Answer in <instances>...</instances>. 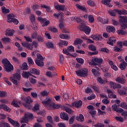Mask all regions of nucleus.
<instances>
[{
  "mask_svg": "<svg viewBox=\"0 0 127 127\" xmlns=\"http://www.w3.org/2000/svg\"><path fill=\"white\" fill-rule=\"evenodd\" d=\"M42 103L45 107H47L49 110H56L62 107L61 105L55 104V103L52 102L50 98H47V101H43Z\"/></svg>",
  "mask_w": 127,
  "mask_h": 127,
  "instance_id": "f257e3e1",
  "label": "nucleus"
},
{
  "mask_svg": "<svg viewBox=\"0 0 127 127\" xmlns=\"http://www.w3.org/2000/svg\"><path fill=\"white\" fill-rule=\"evenodd\" d=\"M2 63L5 67L6 72H11L13 70V65L10 64V62L7 59L2 60Z\"/></svg>",
  "mask_w": 127,
  "mask_h": 127,
  "instance_id": "f03ea898",
  "label": "nucleus"
},
{
  "mask_svg": "<svg viewBox=\"0 0 127 127\" xmlns=\"http://www.w3.org/2000/svg\"><path fill=\"white\" fill-rule=\"evenodd\" d=\"M21 79V75L20 73H16L12 74V77H10V80L14 85H18V82Z\"/></svg>",
  "mask_w": 127,
  "mask_h": 127,
  "instance_id": "7ed1b4c3",
  "label": "nucleus"
},
{
  "mask_svg": "<svg viewBox=\"0 0 127 127\" xmlns=\"http://www.w3.org/2000/svg\"><path fill=\"white\" fill-rule=\"evenodd\" d=\"M33 118V115L32 114H30L28 112H26L25 113L24 116L21 118L20 123L21 124H23L25 123V124H27L29 120H31V119Z\"/></svg>",
  "mask_w": 127,
  "mask_h": 127,
  "instance_id": "20e7f679",
  "label": "nucleus"
},
{
  "mask_svg": "<svg viewBox=\"0 0 127 127\" xmlns=\"http://www.w3.org/2000/svg\"><path fill=\"white\" fill-rule=\"evenodd\" d=\"M119 21H120L121 26L122 29L127 28V17L126 16H120Z\"/></svg>",
  "mask_w": 127,
  "mask_h": 127,
  "instance_id": "39448f33",
  "label": "nucleus"
},
{
  "mask_svg": "<svg viewBox=\"0 0 127 127\" xmlns=\"http://www.w3.org/2000/svg\"><path fill=\"white\" fill-rule=\"evenodd\" d=\"M103 61V59L102 58H94L92 59V62H90L89 64L90 65H94V64L95 63L96 65H98V67L101 68L102 67Z\"/></svg>",
  "mask_w": 127,
  "mask_h": 127,
  "instance_id": "423d86ee",
  "label": "nucleus"
},
{
  "mask_svg": "<svg viewBox=\"0 0 127 127\" xmlns=\"http://www.w3.org/2000/svg\"><path fill=\"white\" fill-rule=\"evenodd\" d=\"M44 59L40 55V54H37V59L35 61V63L38 66H42L44 65V63H43V60Z\"/></svg>",
  "mask_w": 127,
  "mask_h": 127,
  "instance_id": "0eeeda50",
  "label": "nucleus"
},
{
  "mask_svg": "<svg viewBox=\"0 0 127 127\" xmlns=\"http://www.w3.org/2000/svg\"><path fill=\"white\" fill-rule=\"evenodd\" d=\"M76 75L80 76V77H86L88 75V69L86 68H83L81 69H79L75 71Z\"/></svg>",
  "mask_w": 127,
  "mask_h": 127,
  "instance_id": "6e6552de",
  "label": "nucleus"
},
{
  "mask_svg": "<svg viewBox=\"0 0 127 127\" xmlns=\"http://www.w3.org/2000/svg\"><path fill=\"white\" fill-rule=\"evenodd\" d=\"M63 51L64 54L70 56V55H71V54H70V53L69 52H75V48H74V47L72 45L68 46L67 47L66 49H64Z\"/></svg>",
  "mask_w": 127,
  "mask_h": 127,
  "instance_id": "1a4fd4ad",
  "label": "nucleus"
},
{
  "mask_svg": "<svg viewBox=\"0 0 127 127\" xmlns=\"http://www.w3.org/2000/svg\"><path fill=\"white\" fill-rule=\"evenodd\" d=\"M79 28L85 32L86 34H90V32H91V28L86 26L84 24L79 25Z\"/></svg>",
  "mask_w": 127,
  "mask_h": 127,
  "instance_id": "9d476101",
  "label": "nucleus"
},
{
  "mask_svg": "<svg viewBox=\"0 0 127 127\" xmlns=\"http://www.w3.org/2000/svg\"><path fill=\"white\" fill-rule=\"evenodd\" d=\"M117 93L120 96H127V87L123 86L122 89H118Z\"/></svg>",
  "mask_w": 127,
  "mask_h": 127,
  "instance_id": "9b49d317",
  "label": "nucleus"
},
{
  "mask_svg": "<svg viewBox=\"0 0 127 127\" xmlns=\"http://www.w3.org/2000/svg\"><path fill=\"white\" fill-rule=\"evenodd\" d=\"M83 105V102L81 100L75 101L71 104L70 107H75L77 109L80 108Z\"/></svg>",
  "mask_w": 127,
  "mask_h": 127,
  "instance_id": "f8f14e48",
  "label": "nucleus"
},
{
  "mask_svg": "<svg viewBox=\"0 0 127 127\" xmlns=\"http://www.w3.org/2000/svg\"><path fill=\"white\" fill-rule=\"evenodd\" d=\"M7 120L8 121V122H9V123L12 125V126H13V127H19V123H18V122L17 121H14L13 120H12L11 118H7Z\"/></svg>",
  "mask_w": 127,
  "mask_h": 127,
  "instance_id": "ddd939ff",
  "label": "nucleus"
},
{
  "mask_svg": "<svg viewBox=\"0 0 127 127\" xmlns=\"http://www.w3.org/2000/svg\"><path fill=\"white\" fill-rule=\"evenodd\" d=\"M55 8L57 10H61L62 11H64L65 10V5H59L58 4H54Z\"/></svg>",
  "mask_w": 127,
  "mask_h": 127,
  "instance_id": "4468645a",
  "label": "nucleus"
},
{
  "mask_svg": "<svg viewBox=\"0 0 127 127\" xmlns=\"http://www.w3.org/2000/svg\"><path fill=\"white\" fill-rule=\"evenodd\" d=\"M61 119L62 120H64V121H69V116L66 113H62L60 115Z\"/></svg>",
  "mask_w": 127,
  "mask_h": 127,
  "instance_id": "2eb2a0df",
  "label": "nucleus"
},
{
  "mask_svg": "<svg viewBox=\"0 0 127 127\" xmlns=\"http://www.w3.org/2000/svg\"><path fill=\"white\" fill-rule=\"evenodd\" d=\"M13 33H14L13 29H7L5 31V35L6 36H12Z\"/></svg>",
  "mask_w": 127,
  "mask_h": 127,
  "instance_id": "dca6fc26",
  "label": "nucleus"
},
{
  "mask_svg": "<svg viewBox=\"0 0 127 127\" xmlns=\"http://www.w3.org/2000/svg\"><path fill=\"white\" fill-rule=\"evenodd\" d=\"M117 41V40L116 39V38L114 37H110L109 40L107 41L108 44H109L110 45H113L114 43H116V42Z\"/></svg>",
  "mask_w": 127,
  "mask_h": 127,
  "instance_id": "f3484780",
  "label": "nucleus"
},
{
  "mask_svg": "<svg viewBox=\"0 0 127 127\" xmlns=\"http://www.w3.org/2000/svg\"><path fill=\"white\" fill-rule=\"evenodd\" d=\"M0 109L1 110L5 111V112H8V113H10L11 111L10 109H9V107H7L6 105H0Z\"/></svg>",
  "mask_w": 127,
  "mask_h": 127,
  "instance_id": "a211bd4d",
  "label": "nucleus"
},
{
  "mask_svg": "<svg viewBox=\"0 0 127 127\" xmlns=\"http://www.w3.org/2000/svg\"><path fill=\"white\" fill-rule=\"evenodd\" d=\"M115 81L119 83L120 84H125L126 83V79L121 77H117L115 79Z\"/></svg>",
  "mask_w": 127,
  "mask_h": 127,
  "instance_id": "6ab92c4d",
  "label": "nucleus"
},
{
  "mask_svg": "<svg viewBox=\"0 0 127 127\" xmlns=\"http://www.w3.org/2000/svg\"><path fill=\"white\" fill-rule=\"evenodd\" d=\"M46 75L48 77H50L51 78H52V77H55V76H57V73H56V72H52L48 70L46 72Z\"/></svg>",
  "mask_w": 127,
  "mask_h": 127,
  "instance_id": "aec40b11",
  "label": "nucleus"
},
{
  "mask_svg": "<svg viewBox=\"0 0 127 127\" xmlns=\"http://www.w3.org/2000/svg\"><path fill=\"white\" fill-rule=\"evenodd\" d=\"M91 38H92L93 40H101V39H102V35H92Z\"/></svg>",
  "mask_w": 127,
  "mask_h": 127,
  "instance_id": "412c9836",
  "label": "nucleus"
},
{
  "mask_svg": "<svg viewBox=\"0 0 127 127\" xmlns=\"http://www.w3.org/2000/svg\"><path fill=\"white\" fill-rule=\"evenodd\" d=\"M21 75L23 77V78L28 79L29 76H32V74L29 72L23 71V73H21Z\"/></svg>",
  "mask_w": 127,
  "mask_h": 127,
  "instance_id": "4be33fe9",
  "label": "nucleus"
},
{
  "mask_svg": "<svg viewBox=\"0 0 127 127\" xmlns=\"http://www.w3.org/2000/svg\"><path fill=\"white\" fill-rule=\"evenodd\" d=\"M30 72L34 75H39L40 74V70H37L35 68H32L30 70Z\"/></svg>",
  "mask_w": 127,
  "mask_h": 127,
  "instance_id": "5701e85b",
  "label": "nucleus"
},
{
  "mask_svg": "<svg viewBox=\"0 0 127 127\" xmlns=\"http://www.w3.org/2000/svg\"><path fill=\"white\" fill-rule=\"evenodd\" d=\"M109 13L110 14V15H112V16H116V15H117V13H119V10L114 9L113 10H109Z\"/></svg>",
  "mask_w": 127,
  "mask_h": 127,
  "instance_id": "b1692460",
  "label": "nucleus"
},
{
  "mask_svg": "<svg viewBox=\"0 0 127 127\" xmlns=\"http://www.w3.org/2000/svg\"><path fill=\"white\" fill-rule=\"evenodd\" d=\"M109 64L110 65L112 69L114 70L115 71H117L118 70V66H117L116 65H115V64H114V62L113 61H110L109 62Z\"/></svg>",
  "mask_w": 127,
  "mask_h": 127,
  "instance_id": "393cba45",
  "label": "nucleus"
},
{
  "mask_svg": "<svg viewBox=\"0 0 127 127\" xmlns=\"http://www.w3.org/2000/svg\"><path fill=\"white\" fill-rule=\"evenodd\" d=\"M106 30L107 32H115L116 28H115V27L109 26L106 28Z\"/></svg>",
  "mask_w": 127,
  "mask_h": 127,
  "instance_id": "a878e982",
  "label": "nucleus"
},
{
  "mask_svg": "<svg viewBox=\"0 0 127 127\" xmlns=\"http://www.w3.org/2000/svg\"><path fill=\"white\" fill-rule=\"evenodd\" d=\"M59 36L60 38H61V39H70V37H69V36H68L67 34H60Z\"/></svg>",
  "mask_w": 127,
  "mask_h": 127,
  "instance_id": "bb28decb",
  "label": "nucleus"
},
{
  "mask_svg": "<svg viewBox=\"0 0 127 127\" xmlns=\"http://www.w3.org/2000/svg\"><path fill=\"white\" fill-rule=\"evenodd\" d=\"M13 17H14L13 14H10L8 15L7 16V22H12V21H13V19H14L13 18Z\"/></svg>",
  "mask_w": 127,
  "mask_h": 127,
  "instance_id": "cd10ccee",
  "label": "nucleus"
},
{
  "mask_svg": "<svg viewBox=\"0 0 127 127\" xmlns=\"http://www.w3.org/2000/svg\"><path fill=\"white\" fill-rule=\"evenodd\" d=\"M59 45L60 47H63V45L67 46L68 45V41H61L59 43Z\"/></svg>",
  "mask_w": 127,
  "mask_h": 127,
  "instance_id": "c85d7f7f",
  "label": "nucleus"
},
{
  "mask_svg": "<svg viewBox=\"0 0 127 127\" xmlns=\"http://www.w3.org/2000/svg\"><path fill=\"white\" fill-rule=\"evenodd\" d=\"M120 68L121 70H125L127 67V63L126 62H123L119 65Z\"/></svg>",
  "mask_w": 127,
  "mask_h": 127,
  "instance_id": "c756f323",
  "label": "nucleus"
},
{
  "mask_svg": "<svg viewBox=\"0 0 127 127\" xmlns=\"http://www.w3.org/2000/svg\"><path fill=\"white\" fill-rule=\"evenodd\" d=\"M81 43H83V40H81L80 38H76L74 42V45H78L81 44Z\"/></svg>",
  "mask_w": 127,
  "mask_h": 127,
  "instance_id": "7c9ffc66",
  "label": "nucleus"
},
{
  "mask_svg": "<svg viewBox=\"0 0 127 127\" xmlns=\"http://www.w3.org/2000/svg\"><path fill=\"white\" fill-rule=\"evenodd\" d=\"M32 77H29V81L31 83V84H36L37 83V81H36V79H34V78H36L35 76L34 75H31ZM34 77V78H33Z\"/></svg>",
  "mask_w": 127,
  "mask_h": 127,
  "instance_id": "2f4dec72",
  "label": "nucleus"
},
{
  "mask_svg": "<svg viewBox=\"0 0 127 127\" xmlns=\"http://www.w3.org/2000/svg\"><path fill=\"white\" fill-rule=\"evenodd\" d=\"M76 120L78 121V122H84L85 119L83 115L79 114V116L76 117Z\"/></svg>",
  "mask_w": 127,
  "mask_h": 127,
  "instance_id": "473e14b6",
  "label": "nucleus"
},
{
  "mask_svg": "<svg viewBox=\"0 0 127 127\" xmlns=\"http://www.w3.org/2000/svg\"><path fill=\"white\" fill-rule=\"evenodd\" d=\"M11 105L13 106L15 108L19 107V106L18 105V102H17V100H16V99L13 100L12 103H11Z\"/></svg>",
  "mask_w": 127,
  "mask_h": 127,
  "instance_id": "72a5a7b5",
  "label": "nucleus"
},
{
  "mask_svg": "<svg viewBox=\"0 0 127 127\" xmlns=\"http://www.w3.org/2000/svg\"><path fill=\"white\" fill-rule=\"evenodd\" d=\"M41 7H43L44 8H46V11L48 12H52V10H51V8H50V7L48 6H46V5H42L41 6Z\"/></svg>",
  "mask_w": 127,
  "mask_h": 127,
  "instance_id": "f704fd0d",
  "label": "nucleus"
},
{
  "mask_svg": "<svg viewBox=\"0 0 127 127\" xmlns=\"http://www.w3.org/2000/svg\"><path fill=\"white\" fill-rule=\"evenodd\" d=\"M88 21L90 23H93L94 21H95V18L92 15H89L88 16Z\"/></svg>",
  "mask_w": 127,
  "mask_h": 127,
  "instance_id": "c9c22d12",
  "label": "nucleus"
},
{
  "mask_svg": "<svg viewBox=\"0 0 127 127\" xmlns=\"http://www.w3.org/2000/svg\"><path fill=\"white\" fill-rule=\"evenodd\" d=\"M112 0H103L101 1V3L103 4H105V5H109L110 2Z\"/></svg>",
  "mask_w": 127,
  "mask_h": 127,
  "instance_id": "e433bc0d",
  "label": "nucleus"
},
{
  "mask_svg": "<svg viewBox=\"0 0 127 127\" xmlns=\"http://www.w3.org/2000/svg\"><path fill=\"white\" fill-rule=\"evenodd\" d=\"M32 8L33 10H35L36 9H39V8H40V6H39L38 4L34 3L32 6Z\"/></svg>",
  "mask_w": 127,
  "mask_h": 127,
  "instance_id": "4c0bfd02",
  "label": "nucleus"
},
{
  "mask_svg": "<svg viewBox=\"0 0 127 127\" xmlns=\"http://www.w3.org/2000/svg\"><path fill=\"white\" fill-rule=\"evenodd\" d=\"M46 46L48 47V48H53L54 47V44L52 42H48L46 43Z\"/></svg>",
  "mask_w": 127,
  "mask_h": 127,
  "instance_id": "58836bf2",
  "label": "nucleus"
},
{
  "mask_svg": "<svg viewBox=\"0 0 127 127\" xmlns=\"http://www.w3.org/2000/svg\"><path fill=\"white\" fill-rule=\"evenodd\" d=\"M118 13L120 14V15H122V14L123 15H126V14H127V11L126 10H118Z\"/></svg>",
  "mask_w": 127,
  "mask_h": 127,
  "instance_id": "ea45409f",
  "label": "nucleus"
},
{
  "mask_svg": "<svg viewBox=\"0 0 127 127\" xmlns=\"http://www.w3.org/2000/svg\"><path fill=\"white\" fill-rule=\"evenodd\" d=\"M25 102L27 104H32V102H33V100L31 99V98L30 96H28L27 97H26Z\"/></svg>",
  "mask_w": 127,
  "mask_h": 127,
  "instance_id": "a19ab883",
  "label": "nucleus"
},
{
  "mask_svg": "<svg viewBox=\"0 0 127 127\" xmlns=\"http://www.w3.org/2000/svg\"><path fill=\"white\" fill-rule=\"evenodd\" d=\"M91 72H92V73H93V74H94V76H95V77H97V76H99V75H100V72L97 71V70L96 69L93 68L91 70Z\"/></svg>",
  "mask_w": 127,
  "mask_h": 127,
  "instance_id": "79ce46f5",
  "label": "nucleus"
},
{
  "mask_svg": "<svg viewBox=\"0 0 127 127\" xmlns=\"http://www.w3.org/2000/svg\"><path fill=\"white\" fill-rule=\"evenodd\" d=\"M40 94L43 96V97H45L46 96H48V94H49V91L47 90H44L42 91Z\"/></svg>",
  "mask_w": 127,
  "mask_h": 127,
  "instance_id": "37998d69",
  "label": "nucleus"
},
{
  "mask_svg": "<svg viewBox=\"0 0 127 127\" xmlns=\"http://www.w3.org/2000/svg\"><path fill=\"white\" fill-rule=\"evenodd\" d=\"M77 63H79V64H84V60L82 58H77L76 59Z\"/></svg>",
  "mask_w": 127,
  "mask_h": 127,
  "instance_id": "c03bdc74",
  "label": "nucleus"
},
{
  "mask_svg": "<svg viewBox=\"0 0 127 127\" xmlns=\"http://www.w3.org/2000/svg\"><path fill=\"white\" fill-rule=\"evenodd\" d=\"M115 120L117 121L118 122H120V123H124V118H123L122 117H116Z\"/></svg>",
  "mask_w": 127,
  "mask_h": 127,
  "instance_id": "a18cd8bd",
  "label": "nucleus"
},
{
  "mask_svg": "<svg viewBox=\"0 0 127 127\" xmlns=\"http://www.w3.org/2000/svg\"><path fill=\"white\" fill-rule=\"evenodd\" d=\"M110 86H111V88H113V89H117V87H118V85H117V84L114 82H110Z\"/></svg>",
  "mask_w": 127,
  "mask_h": 127,
  "instance_id": "49530a36",
  "label": "nucleus"
},
{
  "mask_svg": "<svg viewBox=\"0 0 127 127\" xmlns=\"http://www.w3.org/2000/svg\"><path fill=\"white\" fill-rule=\"evenodd\" d=\"M76 6L77 8H79V9H81V10H86V7H85V6H81L79 4H76Z\"/></svg>",
  "mask_w": 127,
  "mask_h": 127,
  "instance_id": "de8ad7c7",
  "label": "nucleus"
},
{
  "mask_svg": "<svg viewBox=\"0 0 127 127\" xmlns=\"http://www.w3.org/2000/svg\"><path fill=\"white\" fill-rule=\"evenodd\" d=\"M49 30H50V31H52V32H54V33L58 32V29L53 27H50Z\"/></svg>",
  "mask_w": 127,
  "mask_h": 127,
  "instance_id": "09e8293b",
  "label": "nucleus"
},
{
  "mask_svg": "<svg viewBox=\"0 0 127 127\" xmlns=\"http://www.w3.org/2000/svg\"><path fill=\"white\" fill-rule=\"evenodd\" d=\"M88 48L89 49H90V50H91L92 51H96V47H95V46L94 45H90L88 46Z\"/></svg>",
  "mask_w": 127,
  "mask_h": 127,
  "instance_id": "8fccbe9b",
  "label": "nucleus"
},
{
  "mask_svg": "<svg viewBox=\"0 0 127 127\" xmlns=\"http://www.w3.org/2000/svg\"><path fill=\"white\" fill-rule=\"evenodd\" d=\"M120 107L123 108V109H126V110H127V105L126 102H122L120 104Z\"/></svg>",
  "mask_w": 127,
  "mask_h": 127,
  "instance_id": "3c124183",
  "label": "nucleus"
},
{
  "mask_svg": "<svg viewBox=\"0 0 127 127\" xmlns=\"http://www.w3.org/2000/svg\"><path fill=\"white\" fill-rule=\"evenodd\" d=\"M24 38L27 41V42H32V39L29 36H24Z\"/></svg>",
  "mask_w": 127,
  "mask_h": 127,
  "instance_id": "603ef678",
  "label": "nucleus"
},
{
  "mask_svg": "<svg viewBox=\"0 0 127 127\" xmlns=\"http://www.w3.org/2000/svg\"><path fill=\"white\" fill-rule=\"evenodd\" d=\"M100 51L101 52H106V53H109L110 51L107 48H102L100 49Z\"/></svg>",
  "mask_w": 127,
  "mask_h": 127,
  "instance_id": "864d4df0",
  "label": "nucleus"
},
{
  "mask_svg": "<svg viewBox=\"0 0 127 127\" xmlns=\"http://www.w3.org/2000/svg\"><path fill=\"white\" fill-rule=\"evenodd\" d=\"M2 11L3 13H9V9L5 8V7H2Z\"/></svg>",
  "mask_w": 127,
  "mask_h": 127,
  "instance_id": "5fc2aeb1",
  "label": "nucleus"
},
{
  "mask_svg": "<svg viewBox=\"0 0 127 127\" xmlns=\"http://www.w3.org/2000/svg\"><path fill=\"white\" fill-rule=\"evenodd\" d=\"M112 109L113 112H117V110H118V105H117L116 104L113 105L112 106Z\"/></svg>",
  "mask_w": 127,
  "mask_h": 127,
  "instance_id": "6e6d98bb",
  "label": "nucleus"
},
{
  "mask_svg": "<svg viewBox=\"0 0 127 127\" xmlns=\"http://www.w3.org/2000/svg\"><path fill=\"white\" fill-rule=\"evenodd\" d=\"M27 61L30 65H32L34 64V62H33V60L30 57H28L27 58Z\"/></svg>",
  "mask_w": 127,
  "mask_h": 127,
  "instance_id": "4d7b16f0",
  "label": "nucleus"
},
{
  "mask_svg": "<svg viewBox=\"0 0 127 127\" xmlns=\"http://www.w3.org/2000/svg\"><path fill=\"white\" fill-rule=\"evenodd\" d=\"M108 97L109 98L116 99V98H117V95H116L115 94H114L113 92H111L108 94Z\"/></svg>",
  "mask_w": 127,
  "mask_h": 127,
  "instance_id": "13d9d810",
  "label": "nucleus"
},
{
  "mask_svg": "<svg viewBox=\"0 0 127 127\" xmlns=\"http://www.w3.org/2000/svg\"><path fill=\"white\" fill-rule=\"evenodd\" d=\"M97 81L100 83V84H105V83H106V81H104V80H103L101 77H98L97 78Z\"/></svg>",
  "mask_w": 127,
  "mask_h": 127,
  "instance_id": "bf43d9fd",
  "label": "nucleus"
},
{
  "mask_svg": "<svg viewBox=\"0 0 127 127\" xmlns=\"http://www.w3.org/2000/svg\"><path fill=\"white\" fill-rule=\"evenodd\" d=\"M38 110H39V104H36L33 109V110L34 111V112H35L36 111H38Z\"/></svg>",
  "mask_w": 127,
  "mask_h": 127,
  "instance_id": "052dcab7",
  "label": "nucleus"
},
{
  "mask_svg": "<svg viewBox=\"0 0 127 127\" xmlns=\"http://www.w3.org/2000/svg\"><path fill=\"white\" fill-rule=\"evenodd\" d=\"M31 95L32 97H33V98H34V99H37V97L38 96V94H37V93H35V92H31Z\"/></svg>",
  "mask_w": 127,
  "mask_h": 127,
  "instance_id": "680f3d73",
  "label": "nucleus"
},
{
  "mask_svg": "<svg viewBox=\"0 0 127 127\" xmlns=\"http://www.w3.org/2000/svg\"><path fill=\"white\" fill-rule=\"evenodd\" d=\"M47 120L48 122L50 123L51 124H52V123H53V119H52V117L51 116H48L47 117Z\"/></svg>",
  "mask_w": 127,
  "mask_h": 127,
  "instance_id": "e2e57ef3",
  "label": "nucleus"
},
{
  "mask_svg": "<svg viewBox=\"0 0 127 127\" xmlns=\"http://www.w3.org/2000/svg\"><path fill=\"white\" fill-rule=\"evenodd\" d=\"M111 21L113 22L114 25H118L119 24L118 21H116L114 18L111 19Z\"/></svg>",
  "mask_w": 127,
  "mask_h": 127,
  "instance_id": "0e129e2a",
  "label": "nucleus"
},
{
  "mask_svg": "<svg viewBox=\"0 0 127 127\" xmlns=\"http://www.w3.org/2000/svg\"><path fill=\"white\" fill-rule=\"evenodd\" d=\"M1 125L4 127H10V125L6 122L2 123Z\"/></svg>",
  "mask_w": 127,
  "mask_h": 127,
  "instance_id": "69168bd1",
  "label": "nucleus"
},
{
  "mask_svg": "<svg viewBox=\"0 0 127 127\" xmlns=\"http://www.w3.org/2000/svg\"><path fill=\"white\" fill-rule=\"evenodd\" d=\"M22 68L23 70H27V64L24 63L22 65Z\"/></svg>",
  "mask_w": 127,
  "mask_h": 127,
  "instance_id": "338daca9",
  "label": "nucleus"
},
{
  "mask_svg": "<svg viewBox=\"0 0 127 127\" xmlns=\"http://www.w3.org/2000/svg\"><path fill=\"white\" fill-rule=\"evenodd\" d=\"M95 98H96V95L93 94L91 96L87 97V100H93V99H95Z\"/></svg>",
  "mask_w": 127,
  "mask_h": 127,
  "instance_id": "774afa93",
  "label": "nucleus"
}]
</instances>
